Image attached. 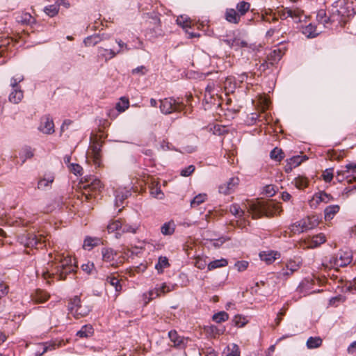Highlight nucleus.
<instances>
[{
	"label": "nucleus",
	"instance_id": "1",
	"mask_svg": "<svg viewBox=\"0 0 356 356\" xmlns=\"http://www.w3.org/2000/svg\"><path fill=\"white\" fill-rule=\"evenodd\" d=\"M355 14L356 5H354V1H333L329 15L325 10L320 9L316 14V20L324 28L331 29L342 26L346 22L347 18Z\"/></svg>",
	"mask_w": 356,
	"mask_h": 356
},
{
	"label": "nucleus",
	"instance_id": "2",
	"mask_svg": "<svg viewBox=\"0 0 356 356\" xmlns=\"http://www.w3.org/2000/svg\"><path fill=\"white\" fill-rule=\"evenodd\" d=\"M282 209L278 203L269 200L266 202H261L255 207L254 217H272L281 213Z\"/></svg>",
	"mask_w": 356,
	"mask_h": 356
},
{
	"label": "nucleus",
	"instance_id": "3",
	"mask_svg": "<svg viewBox=\"0 0 356 356\" xmlns=\"http://www.w3.org/2000/svg\"><path fill=\"white\" fill-rule=\"evenodd\" d=\"M160 111L164 115H169L173 112H181L185 108V104L179 98H165L160 100Z\"/></svg>",
	"mask_w": 356,
	"mask_h": 356
},
{
	"label": "nucleus",
	"instance_id": "4",
	"mask_svg": "<svg viewBox=\"0 0 356 356\" xmlns=\"http://www.w3.org/2000/svg\"><path fill=\"white\" fill-rule=\"evenodd\" d=\"M76 266L72 264L71 257H67L61 259L56 267V273L60 280H65L66 276L75 272Z\"/></svg>",
	"mask_w": 356,
	"mask_h": 356
},
{
	"label": "nucleus",
	"instance_id": "5",
	"mask_svg": "<svg viewBox=\"0 0 356 356\" xmlns=\"http://www.w3.org/2000/svg\"><path fill=\"white\" fill-rule=\"evenodd\" d=\"M352 259L353 254L351 251L348 250H341L335 257L330 259V263L337 268L344 267L350 264L352 261Z\"/></svg>",
	"mask_w": 356,
	"mask_h": 356
},
{
	"label": "nucleus",
	"instance_id": "6",
	"mask_svg": "<svg viewBox=\"0 0 356 356\" xmlns=\"http://www.w3.org/2000/svg\"><path fill=\"white\" fill-rule=\"evenodd\" d=\"M168 337L173 343L172 346L178 350H184L187 346L188 339L183 336H180L175 330L168 332Z\"/></svg>",
	"mask_w": 356,
	"mask_h": 356
},
{
	"label": "nucleus",
	"instance_id": "7",
	"mask_svg": "<svg viewBox=\"0 0 356 356\" xmlns=\"http://www.w3.org/2000/svg\"><path fill=\"white\" fill-rule=\"evenodd\" d=\"M18 241L28 248H38L39 245H42L41 239L32 233L22 234L18 236Z\"/></svg>",
	"mask_w": 356,
	"mask_h": 356
},
{
	"label": "nucleus",
	"instance_id": "8",
	"mask_svg": "<svg viewBox=\"0 0 356 356\" xmlns=\"http://www.w3.org/2000/svg\"><path fill=\"white\" fill-rule=\"evenodd\" d=\"M279 15L282 19L291 17L295 22H300L302 20V10L296 8H285L279 11Z\"/></svg>",
	"mask_w": 356,
	"mask_h": 356
},
{
	"label": "nucleus",
	"instance_id": "9",
	"mask_svg": "<svg viewBox=\"0 0 356 356\" xmlns=\"http://www.w3.org/2000/svg\"><path fill=\"white\" fill-rule=\"evenodd\" d=\"M333 197L325 191L316 193L309 202L311 207H316L321 202L327 203L333 200Z\"/></svg>",
	"mask_w": 356,
	"mask_h": 356
},
{
	"label": "nucleus",
	"instance_id": "10",
	"mask_svg": "<svg viewBox=\"0 0 356 356\" xmlns=\"http://www.w3.org/2000/svg\"><path fill=\"white\" fill-rule=\"evenodd\" d=\"M39 130L46 134H51L54 132V124L49 115H46L41 118Z\"/></svg>",
	"mask_w": 356,
	"mask_h": 356
},
{
	"label": "nucleus",
	"instance_id": "11",
	"mask_svg": "<svg viewBox=\"0 0 356 356\" xmlns=\"http://www.w3.org/2000/svg\"><path fill=\"white\" fill-rule=\"evenodd\" d=\"M63 341H51L44 343H39L37 347L40 350H37L35 353V356H42L44 353L48 350H52L62 346Z\"/></svg>",
	"mask_w": 356,
	"mask_h": 356
},
{
	"label": "nucleus",
	"instance_id": "12",
	"mask_svg": "<svg viewBox=\"0 0 356 356\" xmlns=\"http://www.w3.org/2000/svg\"><path fill=\"white\" fill-rule=\"evenodd\" d=\"M238 179L237 177H232L225 184L219 186L218 191L220 193L228 195L231 193L236 186L238 184Z\"/></svg>",
	"mask_w": 356,
	"mask_h": 356
},
{
	"label": "nucleus",
	"instance_id": "13",
	"mask_svg": "<svg viewBox=\"0 0 356 356\" xmlns=\"http://www.w3.org/2000/svg\"><path fill=\"white\" fill-rule=\"evenodd\" d=\"M131 194L127 188H119L115 191V204L117 207L122 205L124 200Z\"/></svg>",
	"mask_w": 356,
	"mask_h": 356
},
{
	"label": "nucleus",
	"instance_id": "14",
	"mask_svg": "<svg viewBox=\"0 0 356 356\" xmlns=\"http://www.w3.org/2000/svg\"><path fill=\"white\" fill-rule=\"evenodd\" d=\"M286 49V48L285 47H278L270 51V53L267 56V59L269 60V63H270L271 65H274L275 64L277 63L282 58Z\"/></svg>",
	"mask_w": 356,
	"mask_h": 356
},
{
	"label": "nucleus",
	"instance_id": "15",
	"mask_svg": "<svg viewBox=\"0 0 356 356\" xmlns=\"http://www.w3.org/2000/svg\"><path fill=\"white\" fill-rule=\"evenodd\" d=\"M280 253L277 251H263L259 253V257L261 261H265L267 264L273 263L276 259L280 258Z\"/></svg>",
	"mask_w": 356,
	"mask_h": 356
},
{
	"label": "nucleus",
	"instance_id": "16",
	"mask_svg": "<svg viewBox=\"0 0 356 356\" xmlns=\"http://www.w3.org/2000/svg\"><path fill=\"white\" fill-rule=\"evenodd\" d=\"M248 79V74L246 72H243L238 75V77H227L225 80V86H229L232 90L237 87V82L243 83Z\"/></svg>",
	"mask_w": 356,
	"mask_h": 356
},
{
	"label": "nucleus",
	"instance_id": "17",
	"mask_svg": "<svg viewBox=\"0 0 356 356\" xmlns=\"http://www.w3.org/2000/svg\"><path fill=\"white\" fill-rule=\"evenodd\" d=\"M234 47L236 51L241 48H245L249 52L254 51L256 49V44L253 43H248L244 40H241L239 38L234 37Z\"/></svg>",
	"mask_w": 356,
	"mask_h": 356
},
{
	"label": "nucleus",
	"instance_id": "18",
	"mask_svg": "<svg viewBox=\"0 0 356 356\" xmlns=\"http://www.w3.org/2000/svg\"><path fill=\"white\" fill-rule=\"evenodd\" d=\"M87 182L88 188L95 193H99L104 187L100 179L94 176L90 177L87 180Z\"/></svg>",
	"mask_w": 356,
	"mask_h": 356
},
{
	"label": "nucleus",
	"instance_id": "19",
	"mask_svg": "<svg viewBox=\"0 0 356 356\" xmlns=\"http://www.w3.org/2000/svg\"><path fill=\"white\" fill-rule=\"evenodd\" d=\"M225 19L229 23L236 24L240 22L241 16L234 8H227L225 12Z\"/></svg>",
	"mask_w": 356,
	"mask_h": 356
},
{
	"label": "nucleus",
	"instance_id": "20",
	"mask_svg": "<svg viewBox=\"0 0 356 356\" xmlns=\"http://www.w3.org/2000/svg\"><path fill=\"white\" fill-rule=\"evenodd\" d=\"M340 207L338 204H332L326 207L324 209V218L326 221L331 220L339 211Z\"/></svg>",
	"mask_w": 356,
	"mask_h": 356
},
{
	"label": "nucleus",
	"instance_id": "21",
	"mask_svg": "<svg viewBox=\"0 0 356 356\" xmlns=\"http://www.w3.org/2000/svg\"><path fill=\"white\" fill-rule=\"evenodd\" d=\"M345 175L349 179V182L356 180V161L350 162L343 167Z\"/></svg>",
	"mask_w": 356,
	"mask_h": 356
},
{
	"label": "nucleus",
	"instance_id": "22",
	"mask_svg": "<svg viewBox=\"0 0 356 356\" xmlns=\"http://www.w3.org/2000/svg\"><path fill=\"white\" fill-rule=\"evenodd\" d=\"M15 19L19 24L22 25H31L35 23V18L29 13L18 14Z\"/></svg>",
	"mask_w": 356,
	"mask_h": 356
},
{
	"label": "nucleus",
	"instance_id": "23",
	"mask_svg": "<svg viewBox=\"0 0 356 356\" xmlns=\"http://www.w3.org/2000/svg\"><path fill=\"white\" fill-rule=\"evenodd\" d=\"M121 49H118L117 51L110 49H104L103 47L98 48V56L101 58H104L106 60H108L114 58L117 54L121 53Z\"/></svg>",
	"mask_w": 356,
	"mask_h": 356
},
{
	"label": "nucleus",
	"instance_id": "24",
	"mask_svg": "<svg viewBox=\"0 0 356 356\" xmlns=\"http://www.w3.org/2000/svg\"><path fill=\"white\" fill-rule=\"evenodd\" d=\"M94 334L93 327L90 324L83 325L81 329L76 332V336L79 338H89Z\"/></svg>",
	"mask_w": 356,
	"mask_h": 356
},
{
	"label": "nucleus",
	"instance_id": "25",
	"mask_svg": "<svg viewBox=\"0 0 356 356\" xmlns=\"http://www.w3.org/2000/svg\"><path fill=\"white\" fill-rule=\"evenodd\" d=\"M101 242L102 240L99 238L86 236L83 241V248L85 250H90L94 247L99 245Z\"/></svg>",
	"mask_w": 356,
	"mask_h": 356
},
{
	"label": "nucleus",
	"instance_id": "26",
	"mask_svg": "<svg viewBox=\"0 0 356 356\" xmlns=\"http://www.w3.org/2000/svg\"><path fill=\"white\" fill-rule=\"evenodd\" d=\"M161 294V292L159 284H156L154 289L143 294L145 303L147 304L150 300L159 297Z\"/></svg>",
	"mask_w": 356,
	"mask_h": 356
},
{
	"label": "nucleus",
	"instance_id": "27",
	"mask_svg": "<svg viewBox=\"0 0 356 356\" xmlns=\"http://www.w3.org/2000/svg\"><path fill=\"white\" fill-rule=\"evenodd\" d=\"M102 259L106 262H111L115 260L117 252L111 248H104L102 250Z\"/></svg>",
	"mask_w": 356,
	"mask_h": 356
},
{
	"label": "nucleus",
	"instance_id": "28",
	"mask_svg": "<svg viewBox=\"0 0 356 356\" xmlns=\"http://www.w3.org/2000/svg\"><path fill=\"white\" fill-rule=\"evenodd\" d=\"M79 309H82V305L81 304V299L79 296H76L73 298H72L67 305L68 311L74 315L76 310Z\"/></svg>",
	"mask_w": 356,
	"mask_h": 356
},
{
	"label": "nucleus",
	"instance_id": "29",
	"mask_svg": "<svg viewBox=\"0 0 356 356\" xmlns=\"http://www.w3.org/2000/svg\"><path fill=\"white\" fill-rule=\"evenodd\" d=\"M175 231V224L173 220L165 222L161 227V232L164 236H170Z\"/></svg>",
	"mask_w": 356,
	"mask_h": 356
},
{
	"label": "nucleus",
	"instance_id": "30",
	"mask_svg": "<svg viewBox=\"0 0 356 356\" xmlns=\"http://www.w3.org/2000/svg\"><path fill=\"white\" fill-rule=\"evenodd\" d=\"M23 98V92L20 88H12L8 99L13 104H18Z\"/></svg>",
	"mask_w": 356,
	"mask_h": 356
},
{
	"label": "nucleus",
	"instance_id": "31",
	"mask_svg": "<svg viewBox=\"0 0 356 356\" xmlns=\"http://www.w3.org/2000/svg\"><path fill=\"white\" fill-rule=\"evenodd\" d=\"M104 39V34H94L86 38L83 40L86 46H95Z\"/></svg>",
	"mask_w": 356,
	"mask_h": 356
},
{
	"label": "nucleus",
	"instance_id": "32",
	"mask_svg": "<svg viewBox=\"0 0 356 356\" xmlns=\"http://www.w3.org/2000/svg\"><path fill=\"white\" fill-rule=\"evenodd\" d=\"M302 33L308 38H314L319 34L316 31V26L312 24L305 26L302 29Z\"/></svg>",
	"mask_w": 356,
	"mask_h": 356
},
{
	"label": "nucleus",
	"instance_id": "33",
	"mask_svg": "<svg viewBox=\"0 0 356 356\" xmlns=\"http://www.w3.org/2000/svg\"><path fill=\"white\" fill-rule=\"evenodd\" d=\"M54 180V177L52 175H48L44 178L40 179L38 182V188L44 190L46 188L51 186V184Z\"/></svg>",
	"mask_w": 356,
	"mask_h": 356
},
{
	"label": "nucleus",
	"instance_id": "34",
	"mask_svg": "<svg viewBox=\"0 0 356 356\" xmlns=\"http://www.w3.org/2000/svg\"><path fill=\"white\" fill-rule=\"evenodd\" d=\"M60 4L55 1L54 4L47 6L44 8V12L50 17L56 16L59 11Z\"/></svg>",
	"mask_w": 356,
	"mask_h": 356
},
{
	"label": "nucleus",
	"instance_id": "35",
	"mask_svg": "<svg viewBox=\"0 0 356 356\" xmlns=\"http://www.w3.org/2000/svg\"><path fill=\"white\" fill-rule=\"evenodd\" d=\"M301 264H302V261L300 259H290L289 261H288L286 264H285V266L289 269L290 272L291 273H294L296 271H297L300 266H301Z\"/></svg>",
	"mask_w": 356,
	"mask_h": 356
},
{
	"label": "nucleus",
	"instance_id": "36",
	"mask_svg": "<svg viewBox=\"0 0 356 356\" xmlns=\"http://www.w3.org/2000/svg\"><path fill=\"white\" fill-rule=\"evenodd\" d=\"M170 264L165 257H159L157 263L155 264V268L159 273H162L163 270L168 267Z\"/></svg>",
	"mask_w": 356,
	"mask_h": 356
},
{
	"label": "nucleus",
	"instance_id": "37",
	"mask_svg": "<svg viewBox=\"0 0 356 356\" xmlns=\"http://www.w3.org/2000/svg\"><path fill=\"white\" fill-rule=\"evenodd\" d=\"M317 225L316 220L312 221L311 218H307L298 221V226L303 228L304 232L314 228Z\"/></svg>",
	"mask_w": 356,
	"mask_h": 356
},
{
	"label": "nucleus",
	"instance_id": "38",
	"mask_svg": "<svg viewBox=\"0 0 356 356\" xmlns=\"http://www.w3.org/2000/svg\"><path fill=\"white\" fill-rule=\"evenodd\" d=\"M129 106V99L125 97L120 98V101L116 103L115 108L119 113L125 111Z\"/></svg>",
	"mask_w": 356,
	"mask_h": 356
},
{
	"label": "nucleus",
	"instance_id": "39",
	"mask_svg": "<svg viewBox=\"0 0 356 356\" xmlns=\"http://www.w3.org/2000/svg\"><path fill=\"white\" fill-rule=\"evenodd\" d=\"M228 264L227 260L225 259H216L208 264V270H212L217 268L225 267Z\"/></svg>",
	"mask_w": 356,
	"mask_h": 356
},
{
	"label": "nucleus",
	"instance_id": "40",
	"mask_svg": "<svg viewBox=\"0 0 356 356\" xmlns=\"http://www.w3.org/2000/svg\"><path fill=\"white\" fill-rule=\"evenodd\" d=\"M177 24L181 26L183 29L191 28L190 17L185 15H179L177 20Z\"/></svg>",
	"mask_w": 356,
	"mask_h": 356
},
{
	"label": "nucleus",
	"instance_id": "41",
	"mask_svg": "<svg viewBox=\"0 0 356 356\" xmlns=\"http://www.w3.org/2000/svg\"><path fill=\"white\" fill-rule=\"evenodd\" d=\"M322 339L319 337H310L306 343L307 347L309 349H314L319 347L322 344Z\"/></svg>",
	"mask_w": 356,
	"mask_h": 356
},
{
	"label": "nucleus",
	"instance_id": "42",
	"mask_svg": "<svg viewBox=\"0 0 356 356\" xmlns=\"http://www.w3.org/2000/svg\"><path fill=\"white\" fill-rule=\"evenodd\" d=\"M236 12L241 17L244 15L250 9V4L248 1H239L236 5Z\"/></svg>",
	"mask_w": 356,
	"mask_h": 356
},
{
	"label": "nucleus",
	"instance_id": "43",
	"mask_svg": "<svg viewBox=\"0 0 356 356\" xmlns=\"http://www.w3.org/2000/svg\"><path fill=\"white\" fill-rule=\"evenodd\" d=\"M228 319L229 315L227 312L224 311L218 312L214 314L212 316V320L217 323L225 322Z\"/></svg>",
	"mask_w": 356,
	"mask_h": 356
},
{
	"label": "nucleus",
	"instance_id": "44",
	"mask_svg": "<svg viewBox=\"0 0 356 356\" xmlns=\"http://www.w3.org/2000/svg\"><path fill=\"white\" fill-rule=\"evenodd\" d=\"M106 283L110 284L115 288V291L119 293L122 291V285L120 283L119 280L115 277L108 276L106 280Z\"/></svg>",
	"mask_w": 356,
	"mask_h": 356
},
{
	"label": "nucleus",
	"instance_id": "45",
	"mask_svg": "<svg viewBox=\"0 0 356 356\" xmlns=\"http://www.w3.org/2000/svg\"><path fill=\"white\" fill-rule=\"evenodd\" d=\"M229 211L233 216L238 218H242L245 213L244 211L241 209L238 204H232L230 206Z\"/></svg>",
	"mask_w": 356,
	"mask_h": 356
},
{
	"label": "nucleus",
	"instance_id": "46",
	"mask_svg": "<svg viewBox=\"0 0 356 356\" xmlns=\"http://www.w3.org/2000/svg\"><path fill=\"white\" fill-rule=\"evenodd\" d=\"M33 156V152L29 147H24L19 153V157L22 159V163H24L26 159H31Z\"/></svg>",
	"mask_w": 356,
	"mask_h": 356
},
{
	"label": "nucleus",
	"instance_id": "47",
	"mask_svg": "<svg viewBox=\"0 0 356 356\" xmlns=\"http://www.w3.org/2000/svg\"><path fill=\"white\" fill-rule=\"evenodd\" d=\"M284 156L283 151L278 147H275L270 152V157L276 161H282L284 159Z\"/></svg>",
	"mask_w": 356,
	"mask_h": 356
},
{
	"label": "nucleus",
	"instance_id": "48",
	"mask_svg": "<svg viewBox=\"0 0 356 356\" xmlns=\"http://www.w3.org/2000/svg\"><path fill=\"white\" fill-rule=\"evenodd\" d=\"M207 199V194L200 193L191 201V207H195L203 203Z\"/></svg>",
	"mask_w": 356,
	"mask_h": 356
},
{
	"label": "nucleus",
	"instance_id": "49",
	"mask_svg": "<svg viewBox=\"0 0 356 356\" xmlns=\"http://www.w3.org/2000/svg\"><path fill=\"white\" fill-rule=\"evenodd\" d=\"M293 273H291L289 269L284 266L277 273V278L280 280L284 281L286 280Z\"/></svg>",
	"mask_w": 356,
	"mask_h": 356
},
{
	"label": "nucleus",
	"instance_id": "50",
	"mask_svg": "<svg viewBox=\"0 0 356 356\" xmlns=\"http://www.w3.org/2000/svg\"><path fill=\"white\" fill-rule=\"evenodd\" d=\"M159 286L160 288L161 293L165 294L168 292L175 290L177 285V284L163 282L161 284H159Z\"/></svg>",
	"mask_w": 356,
	"mask_h": 356
},
{
	"label": "nucleus",
	"instance_id": "51",
	"mask_svg": "<svg viewBox=\"0 0 356 356\" xmlns=\"http://www.w3.org/2000/svg\"><path fill=\"white\" fill-rule=\"evenodd\" d=\"M122 227V221L120 220H115L111 222L108 226L107 229L108 233H112L115 231L121 230Z\"/></svg>",
	"mask_w": 356,
	"mask_h": 356
},
{
	"label": "nucleus",
	"instance_id": "52",
	"mask_svg": "<svg viewBox=\"0 0 356 356\" xmlns=\"http://www.w3.org/2000/svg\"><path fill=\"white\" fill-rule=\"evenodd\" d=\"M138 226L134 225H129L122 222L121 231L122 233H136Z\"/></svg>",
	"mask_w": 356,
	"mask_h": 356
},
{
	"label": "nucleus",
	"instance_id": "53",
	"mask_svg": "<svg viewBox=\"0 0 356 356\" xmlns=\"http://www.w3.org/2000/svg\"><path fill=\"white\" fill-rule=\"evenodd\" d=\"M325 242V236L322 233L314 236L312 238V243L314 247H317V246L320 245L321 244H323Z\"/></svg>",
	"mask_w": 356,
	"mask_h": 356
},
{
	"label": "nucleus",
	"instance_id": "54",
	"mask_svg": "<svg viewBox=\"0 0 356 356\" xmlns=\"http://www.w3.org/2000/svg\"><path fill=\"white\" fill-rule=\"evenodd\" d=\"M91 310L92 308L90 306H82V309L76 310L75 313H74V316L75 318H79V316H85L88 315Z\"/></svg>",
	"mask_w": 356,
	"mask_h": 356
},
{
	"label": "nucleus",
	"instance_id": "55",
	"mask_svg": "<svg viewBox=\"0 0 356 356\" xmlns=\"http://www.w3.org/2000/svg\"><path fill=\"white\" fill-rule=\"evenodd\" d=\"M262 193L268 197H273L276 193V189L273 185H266L263 188Z\"/></svg>",
	"mask_w": 356,
	"mask_h": 356
},
{
	"label": "nucleus",
	"instance_id": "56",
	"mask_svg": "<svg viewBox=\"0 0 356 356\" xmlns=\"http://www.w3.org/2000/svg\"><path fill=\"white\" fill-rule=\"evenodd\" d=\"M233 322L236 326L242 327L248 323V321L244 316L237 315L234 316Z\"/></svg>",
	"mask_w": 356,
	"mask_h": 356
},
{
	"label": "nucleus",
	"instance_id": "57",
	"mask_svg": "<svg viewBox=\"0 0 356 356\" xmlns=\"http://www.w3.org/2000/svg\"><path fill=\"white\" fill-rule=\"evenodd\" d=\"M323 180L330 183L333 179V168H327L324 170L323 173Z\"/></svg>",
	"mask_w": 356,
	"mask_h": 356
},
{
	"label": "nucleus",
	"instance_id": "58",
	"mask_svg": "<svg viewBox=\"0 0 356 356\" xmlns=\"http://www.w3.org/2000/svg\"><path fill=\"white\" fill-rule=\"evenodd\" d=\"M195 266L196 268L200 270H203L207 266H208V264L206 261V259L197 257L195 259Z\"/></svg>",
	"mask_w": 356,
	"mask_h": 356
},
{
	"label": "nucleus",
	"instance_id": "59",
	"mask_svg": "<svg viewBox=\"0 0 356 356\" xmlns=\"http://www.w3.org/2000/svg\"><path fill=\"white\" fill-rule=\"evenodd\" d=\"M229 238L227 236H222L218 238H216L211 241L212 245L215 248L220 247L224 243L229 241Z\"/></svg>",
	"mask_w": 356,
	"mask_h": 356
},
{
	"label": "nucleus",
	"instance_id": "60",
	"mask_svg": "<svg viewBox=\"0 0 356 356\" xmlns=\"http://www.w3.org/2000/svg\"><path fill=\"white\" fill-rule=\"evenodd\" d=\"M195 167L193 165H190L183 169L180 172V175L183 177L190 176L195 170Z\"/></svg>",
	"mask_w": 356,
	"mask_h": 356
},
{
	"label": "nucleus",
	"instance_id": "61",
	"mask_svg": "<svg viewBox=\"0 0 356 356\" xmlns=\"http://www.w3.org/2000/svg\"><path fill=\"white\" fill-rule=\"evenodd\" d=\"M248 264L249 263L248 261L242 260L238 261L235 264V266L239 272H242L247 269V268L248 267Z\"/></svg>",
	"mask_w": 356,
	"mask_h": 356
},
{
	"label": "nucleus",
	"instance_id": "62",
	"mask_svg": "<svg viewBox=\"0 0 356 356\" xmlns=\"http://www.w3.org/2000/svg\"><path fill=\"white\" fill-rule=\"evenodd\" d=\"M95 266L92 262H88L81 265V269L87 274H91Z\"/></svg>",
	"mask_w": 356,
	"mask_h": 356
},
{
	"label": "nucleus",
	"instance_id": "63",
	"mask_svg": "<svg viewBox=\"0 0 356 356\" xmlns=\"http://www.w3.org/2000/svg\"><path fill=\"white\" fill-rule=\"evenodd\" d=\"M215 83L209 82L205 88V93H208L209 98L212 99L214 95Z\"/></svg>",
	"mask_w": 356,
	"mask_h": 356
},
{
	"label": "nucleus",
	"instance_id": "64",
	"mask_svg": "<svg viewBox=\"0 0 356 356\" xmlns=\"http://www.w3.org/2000/svg\"><path fill=\"white\" fill-rule=\"evenodd\" d=\"M70 168L75 175H81L83 170L82 167L77 163L70 164Z\"/></svg>",
	"mask_w": 356,
	"mask_h": 356
}]
</instances>
